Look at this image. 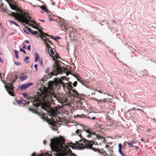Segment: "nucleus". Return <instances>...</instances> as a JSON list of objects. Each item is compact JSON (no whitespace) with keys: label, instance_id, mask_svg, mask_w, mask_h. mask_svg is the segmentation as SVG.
I'll return each instance as SVG.
<instances>
[{"label":"nucleus","instance_id":"obj_1","mask_svg":"<svg viewBox=\"0 0 156 156\" xmlns=\"http://www.w3.org/2000/svg\"><path fill=\"white\" fill-rule=\"evenodd\" d=\"M82 142L86 144H87L89 143V141L86 139H84L83 140H80L79 141H76V144L79 146V148L80 150L84 149L86 148V146H84L83 144L82 143Z\"/></svg>","mask_w":156,"mask_h":156},{"label":"nucleus","instance_id":"obj_2","mask_svg":"<svg viewBox=\"0 0 156 156\" xmlns=\"http://www.w3.org/2000/svg\"><path fill=\"white\" fill-rule=\"evenodd\" d=\"M60 26L64 28V30L66 32L67 34L68 33H71L72 32V31H71V30L72 29V27H67V26H66V25H64L63 24H61Z\"/></svg>","mask_w":156,"mask_h":156},{"label":"nucleus","instance_id":"obj_3","mask_svg":"<svg viewBox=\"0 0 156 156\" xmlns=\"http://www.w3.org/2000/svg\"><path fill=\"white\" fill-rule=\"evenodd\" d=\"M60 61L57 60L55 62V64L53 65V67L56 71H58L59 70V62Z\"/></svg>","mask_w":156,"mask_h":156},{"label":"nucleus","instance_id":"obj_4","mask_svg":"<svg viewBox=\"0 0 156 156\" xmlns=\"http://www.w3.org/2000/svg\"><path fill=\"white\" fill-rule=\"evenodd\" d=\"M40 7L43 11H45L47 13L51 12L49 11L48 9L47 8L45 7V6L44 5H43L41 6H40Z\"/></svg>","mask_w":156,"mask_h":156},{"label":"nucleus","instance_id":"obj_5","mask_svg":"<svg viewBox=\"0 0 156 156\" xmlns=\"http://www.w3.org/2000/svg\"><path fill=\"white\" fill-rule=\"evenodd\" d=\"M77 80L80 83H81V84H82L84 86H86V87H87L86 86L87 83H86L85 81L81 80L80 79H78V78H77Z\"/></svg>","mask_w":156,"mask_h":156},{"label":"nucleus","instance_id":"obj_6","mask_svg":"<svg viewBox=\"0 0 156 156\" xmlns=\"http://www.w3.org/2000/svg\"><path fill=\"white\" fill-rule=\"evenodd\" d=\"M5 88L6 91L9 95L12 96H14V94L13 93L14 92L11 91L10 90H9L8 89H7V87L6 85H5Z\"/></svg>","mask_w":156,"mask_h":156},{"label":"nucleus","instance_id":"obj_7","mask_svg":"<svg viewBox=\"0 0 156 156\" xmlns=\"http://www.w3.org/2000/svg\"><path fill=\"white\" fill-rule=\"evenodd\" d=\"M6 1L8 3V4L12 9L16 11L15 9L14 5L13 4H11L10 2L8 0H6Z\"/></svg>","mask_w":156,"mask_h":156},{"label":"nucleus","instance_id":"obj_8","mask_svg":"<svg viewBox=\"0 0 156 156\" xmlns=\"http://www.w3.org/2000/svg\"><path fill=\"white\" fill-rule=\"evenodd\" d=\"M35 61L36 62H37L38 60H40L39 54L37 52L35 53Z\"/></svg>","mask_w":156,"mask_h":156},{"label":"nucleus","instance_id":"obj_9","mask_svg":"<svg viewBox=\"0 0 156 156\" xmlns=\"http://www.w3.org/2000/svg\"><path fill=\"white\" fill-rule=\"evenodd\" d=\"M54 140L53 138H51L50 139L51 143L50 146L51 148L53 147H54L55 146V142L54 141Z\"/></svg>","mask_w":156,"mask_h":156},{"label":"nucleus","instance_id":"obj_10","mask_svg":"<svg viewBox=\"0 0 156 156\" xmlns=\"http://www.w3.org/2000/svg\"><path fill=\"white\" fill-rule=\"evenodd\" d=\"M14 87L12 84H9V88L10 90L12 92H14Z\"/></svg>","mask_w":156,"mask_h":156},{"label":"nucleus","instance_id":"obj_11","mask_svg":"<svg viewBox=\"0 0 156 156\" xmlns=\"http://www.w3.org/2000/svg\"><path fill=\"white\" fill-rule=\"evenodd\" d=\"M27 86L25 84H23L21 85L20 86V89L22 91L24 89L27 88Z\"/></svg>","mask_w":156,"mask_h":156},{"label":"nucleus","instance_id":"obj_12","mask_svg":"<svg viewBox=\"0 0 156 156\" xmlns=\"http://www.w3.org/2000/svg\"><path fill=\"white\" fill-rule=\"evenodd\" d=\"M89 134H90L91 136L92 135H95L97 136V138H98V137H99L101 139H104V138L103 137L101 136H99L98 135H97V134H95L94 133L92 132L91 131H90Z\"/></svg>","mask_w":156,"mask_h":156},{"label":"nucleus","instance_id":"obj_13","mask_svg":"<svg viewBox=\"0 0 156 156\" xmlns=\"http://www.w3.org/2000/svg\"><path fill=\"white\" fill-rule=\"evenodd\" d=\"M9 22H11L12 24L16 25V26L18 27L19 28H20V26L16 22H14V21L12 20H8Z\"/></svg>","mask_w":156,"mask_h":156},{"label":"nucleus","instance_id":"obj_14","mask_svg":"<svg viewBox=\"0 0 156 156\" xmlns=\"http://www.w3.org/2000/svg\"><path fill=\"white\" fill-rule=\"evenodd\" d=\"M42 39L43 40V41H44V43L46 45V46H47V47L48 48H52L51 47V46H50V45H49V44L47 42L45 39L42 38Z\"/></svg>","mask_w":156,"mask_h":156},{"label":"nucleus","instance_id":"obj_15","mask_svg":"<svg viewBox=\"0 0 156 156\" xmlns=\"http://www.w3.org/2000/svg\"><path fill=\"white\" fill-rule=\"evenodd\" d=\"M27 78V76L26 75H24L21 76L20 79L21 81H23L26 79Z\"/></svg>","mask_w":156,"mask_h":156},{"label":"nucleus","instance_id":"obj_16","mask_svg":"<svg viewBox=\"0 0 156 156\" xmlns=\"http://www.w3.org/2000/svg\"><path fill=\"white\" fill-rule=\"evenodd\" d=\"M72 85L73 83L71 82H69L67 83L68 87L70 89H72L73 88Z\"/></svg>","mask_w":156,"mask_h":156},{"label":"nucleus","instance_id":"obj_17","mask_svg":"<svg viewBox=\"0 0 156 156\" xmlns=\"http://www.w3.org/2000/svg\"><path fill=\"white\" fill-rule=\"evenodd\" d=\"M96 91L98 92V93H102V94H105V92L102 89H101L100 90L97 89L96 90Z\"/></svg>","mask_w":156,"mask_h":156},{"label":"nucleus","instance_id":"obj_18","mask_svg":"<svg viewBox=\"0 0 156 156\" xmlns=\"http://www.w3.org/2000/svg\"><path fill=\"white\" fill-rule=\"evenodd\" d=\"M76 116L77 117H80V118H87V117H86V115H84L83 114H82L80 115H76Z\"/></svg>","mask_w":156,"mask_h":156},{"label":"nucleus","instance_id":"obj_19","mask_svg":"<svg viewBox=\"0 0 156 156\" xmlns=\"http://www.w3.org/2000/svg\"><path fill=\"white\" fill-rule=\"evenodd\" d=\"M90 129H86V128H85V127H84V129L82 131H86L87 133H88L89 134V133H90V132L91 131H90Z\"/></svg>","mask_w":156,"mask_h":156},{"label":"nucleus","instance_id":"obj_20","mask_svg":"<svg viewBox=\"0 0 156 156\" xmlns=\"http://www.w3.org/2000/svg\"><path fill=\"white\" fill-rule=\"evenodd\" d=\"M35 28L36 29H37L38 30V31L39 32H40V30H38V28L39 27V24H38L36 22L35 23Z\"/></svg>","mask_w":156,"mask_h":156},{"label":"nucleus","instance_id":"obj_21","mask_svg":"<svg viewBox=\"0 0 156 156\" xmlns=\"http://www.w3.org/2000/svg\"><path fill=\"white\" fill-rule=\"evenodd\" d=\"M27 86V88H28L32 86L33 84V83H28L27 84H25Z\"/></svg>","mask_w":156,"mask_h":156},{"label":"nucleus","instance_id":"obj_22","mask_svg":"<svg viewBox=\"0 0 156 156\" xmlns=\"http://www.w3.org/2000/svg\"><path fill=\"white\" fill-rule=\"evenodd\" d=\"M118 151L122 156H125L124 154L122 151V149L118 150Z\"/></svg>","mask_w":156,"mask_h":156},{"label":"nucleus","instance_id":"obj_23","mask_svg":"<svg viewBox=\"0 0 156 156\" xmlns=\"http://www.w3.org/2000/svg\"><path fill=\"white\" fill-rule=\"evenodd\" d=\"M33 105L37 108H38V107L40 106V104L38 103H33Z\"/></svg>","mask_w":156,"mask_h":156},{"label":"nucleus","instance_id":"obj_24","mask_svg":"<svg viewBox=\"0 0 156 156\" xmlns=\"http://www.w3.org/2000/svg\"><path fill=\"white\" fill-rule=\"evenodd\" d=\"M87 118L94 120L96 119V118L95 117H93L92 118H91L89 116H87Z\"/></svg>","mask_w":156,"mask_h":156},{"label":"nucleus","instance_id":"obj_25","mask_svg":"<svg viewBox=\"0 0 156 156\" xmlns=\"http://www.w3.org/2000/svg\"><path fill=\"white\" fill-rule=\"evenodd\" d=\"M30 58V57L27 56L24 58V61L25 62H27V61H28Z\"/></svg>","mask_w":156,"mask_h":156},{"label":"nucleus","instance_id":"obj_26","mask_svg":"<svg viewBox=\"0 0 156 156\" xmlns=\"http://www.w3.org/2000/svg\"><path fill=\"white\" fill-rule=\"evenodd\" d=\"M41 108L43 109L44 110H45L47 111H48V110L47 109V107L46 108L45 107H44L43 105H42L41 106Z\"/></svg>","mask_w":156,"mask_h":156},{"label":"nucleus","instance_id":"obj_27","mask_svg":"<svg viewBox=\"0 0 156 156\" xmlns=\"http://www.w3.org/2000/svg\"><path fill=\"white\" fill-rule=\"evenodd\" d=\"M90 148L95 152H97L98 150L95 148L93 147H91Z\"/></svg>","mask_w":156,"mask_h":156},{"label":"nucleus","instance_id":"obj_28","mask_svg":"<svg viewBox=\"0 0 156 156\" xmlns=\"http://www.w3.org/2000/svg\"><path fill=\"white\" fill-rule=\"evenodd\" d=\"M38 33L36 31H32L31 34L33 35H34L37 34Z\"/></svg>","mask_w":156,"mask_h":156},{"label":"nucleus","instance_id":"obj_29","mask_svg":"<svg viewBox=\"0 0 156 156\" xmlns=\"http://www.w3.org/2000/svg\"><path fill=\"white\" fill-rule=\"evenodd\" d=\"M20 51L22 52L24 54H27L25 51L24 49H23V48H20Z\"/></svg>","mask_w":156,"mask_h":156},{"label":"nucleus","instance_id":"obj_30","mask_svg":"<svg viewBox=\"0 0 156 156\" xmlns=\"http://www.w3.org/2000/svg\"><path fill=\"white\" fill-rule=\"evenodd\" d=\"M33 113L38 115L39 116L40 115H41V114L40 113H39L37 111L35 110H34L33 112Z\"/></svg>","mask_w":156,"mask_h":156},{"label":"nucleus","instance_id":"obj_31","mask_svg":"<svg viewBox=\"0 0 156 156\" xmlns=\"http://www.w3.org/2000/svg\"><path fill=\"white\" fill-rule=\"evenodd\" d=\"M119 150L122 149V145L121 143H119L118 145Z\"/></svg>","mask_w":156,"mask_h":156},{"label":"nucleus","instance_id":"obj_32","mask_svg":"<svg viewBox=\"0 0 156 156\" xmlns=\"http://www.w3.org/2000/svg\"><path fill=\"white\" fill-rule=\"evenodd\" d=\"M16 78H14L13 79H10L9 80V81L11 83V81H12V83H14L16 81Z\"/></svg>","mask_w":156,"mask_h":156},{"label":"nucleus","instance_id":"obj_33","mask_svg":"<svg viewBox=\"0 0 156 156\" xmlns=\"http://www.w3.org/2000/svg\"><path fill=\"white\" fill-rule=\"evenodd\" d=\"M22 95H23L24 98L26 97L28 95V94L27 93L25 92L22 94Z\"/></svg>","mask_w":156,"mask_h":156},{"label":"nucleus","instance_id":"obj_34","mask_svg":"<svg viewBox=\"0 0 156 156\" xmlns=\"http://www.w3.org/2000/svg\"><path fill=\"white\" fill-rule=\"evenodd\" d=\"M47 122L49 125H52V123L51 122L50 119H49L48 120H47Z\"/></svg>","mask_w":156,"mask_h":156},{"label":"nucleus","instance_id":"obj_35","mask_svg":"<svg viewBox=\"0 0 156 156\" xmlns=\"http://www.w3.org/2000/svg\"><path fill=\"white\" fill-rule=\"evenodd\" d=\"M17 103L18 104L21 105L23 103V101L21 100H19L17 101Z\"/></svg>","mask_w":156,"mask_h":156},{"label":"nucleus","instance_id":"obj_36","mask_svg":"<svg viewBox=\"0 0 156 156\" xmlns=\"http://www.w3.org/2000/svg\"><path fill=\"white\" fill-rule=\"evenodd\" d=\"M14 64L15 65L17 66H20L21 65V63L19 62H15Z\"/></svg>","mask_w":156,"mask_h":156},{"label":"nucleus","instance_id":"obj_37","mask_svg":"<svg viewBox=\"0 0 156 156\" xmlns=\"http://www.w3.org/2000/svg\"><path fill=\"white\" fill-rule=\"evenodd\" d=\"M22 44L23 45L22 48H23V49H25L26 48H27V45H25L24 43H23Z\"/></svg>","mask_w":156,"mask_h":156},{"label":"nucleus","instance_id":"obj_38","mask_svg":"<svg viewBox=\"0 0 156 156\" xmlns=\"http://www.w3.org/2000/svg\"><path fill=\"white\" fill-rule=\"evenodd\" d=\"M50 51L51 52V54L52 55H54V54H55L54 51L53 50L52 48H51L50 49Z\"/></svg>","mask_w":156,"mask_h":156},{"label":"nucleus","instance_id":"obj_39","mask_svg":"<svg viewBox=\"0 0 156 156\" xmlns=\"http://www.w3.org/2000/svg\"><path fill=\"white\" fill-rule=\"evenodd\" d=\"M77 84V82L76 81H75L73 84V86L74 87H76V86Z\"/></svg>","mask_w":156,"mask_h":156},{"label":"nucleus","instance_id":"obj_40","mask_svg":"<svg viewBox=\"0 0 156 156\" xmlns=\"http://www.w3.org/2000/svg\"><path fill=\"white\" fill-rule=\"evenodd\" d=\"M81 132V131L80 130L78 129L76 131V134H79V133H80Z\"/></svg>","mask_w":156,"mask_h":156},{"label":"nucleus","instance_id":"obj_41","mask_svg":"<svg viewBox=\"0 0 156 156\" xmlns=\"http://www.w3.org/2000/svg\"><path fill=\"white\" fill-rule=\"evenodd\" d=\"M28 30L31 33L32 30L29 27H26Z\"/></svg>","mask_w":156,"mask_h":156},{"label":"nucleus","instance_id":"obj_42","mask_svg":"<svg viewBox=\"0 0 156 156\" xmlns=\"http://www.w3.org/2000/svg\"><path fill=\"white\" fill-rule=\"evenodd\" d=\"M47 114L50 117H51L52 116V113H50L49 111L48 110L47 111Z\"/></svg>","mask_w":156,"mask_h":156},{"label":"nucleus","instance_id":"obj_43","mask_svg":"<svg viewBox=\"0 0 156 156\" xmlns=\"http://www.w3.org/2000/svg\"><path fill=\"white\" fill-rule=\"evenodd\" d=\"M49 70V68H47L45 71V72L46 73H48Z\"/></svg>","mask_w":156,"mask_h":156},{"label":"nucleus","instance_id":"obj_44","mask_svg":"<svg viewBox=\"0 0 156 156\" xmlns=\"http://www.w3.org/2000/svg\"><path fill=\"white\" fill-rule=\"evenodd\" d=\"M14 52L15 54V55H17L18 54V51L16 50H14Z\"/></svg>","mask_w":156,"mask_h":156},{"label":"nucleus","instance_id":"obj_45","mask_svg":"<svg viewBox=\"0 0 156 156\" xmlns=\"http://www.w3.org/2000/svg\"><path fill=\"white\" fill-rule=\"evenodd\" d=\"M34 67L35 68V69H36V70L37 71V65L36 64H35L34 65Z\"/></svg>","mask_w":156,"mask_h":156},{"label":"nucleus","instance_id":"obj_46","mask_svg":"<svg viewBox=\"0 0 156 156\" xmlns=\"http://www.w3.org/2000/svg\"><path fill=\"white\" fill-rule=\"evenodd\" d=\"M133 143H132V142L128 143V144L129 145H130V147H133Z\"/></svg>","mask_w":156,"mask_h":156},{"label":"nucleus","instance_id":"obj_47","mask_svg":"<svg viewBox=\"0 0 156 156\" xmlns=\"http://www.w3.org/2000/svg\"><path fill=\"white\" fill-rule=\"evenodd\" d=\"M31 45H29L27 47V49L28 50H30L31 49Z\"/></svg>","mask_w":156,"mask_h":156},{"label":"nucleus","instance_id":"obj_48","mask_svg":"<svg viewBox=\"0 0 156 156\" xmlns=\"http://www.w3.org/2000/svg\"><path fill=\"white\" fill-rule=\"evenodd\" d=\"M23 31L25 33L27 34H30L27 32V30H26L25 29H23Z\"/></svg>","mask_w":156,"mask_h":156},{"label":"nucleus","instance_id":"obj_49","mask_svg":"<svg viewBox=\"0 0 156 156\" xmlns=\"http://www.w3.org/2000/svg\"><path fill=\"white\" fill-rule=\"evenodd\" d=\"M52 115H53V116L54 117H55L56 116V114L54 112H52Z\"/></svg>","mask_w":156,"mask_h":156},{"label":"nucleus","instance_id":"obj_50","mask_svg":"<svg viewBox=\"0 0 156 156\" xmlns=\"http://www.w3.org/2000/svg\"><path fill=\"white\" fill-rule=\"evenodd\" d=\"M40 61V65L41 66L43 65V61L41 59L39 60Z\"/></svg>","mask_w":156,"mask_h":156},{"label":"nucleus","instance_id":"obj_51","mask_svg":"<svg viewBox=\"0 0 156 156\" xmlns=\"http://www.w3.org/2000/svg\"><path fill=\"white\" fill-rule=\"evenodd\" d=\"M43 88H39L38 89L39 90V91L41 92H43Z\"/></svg>","mask_w":156,"mask_h":156},{"label":"nucleus","instance_id":"obj_52","mask_svg":"<svg viewBox=\"0 0 156 156\" xmlns=\"http://www.w3.org/2000/svg\"><path fill=\"white\" fill-rule=\"evenodd\" d=\"M28 110L30 111H31L32 112H33V111L34 110H33V109H32V108H28Z\"/></svg>","mask_w":156,"mask_h":156},{"label":"nucleus","instance_id":"obj_53","mask_svg":"<svg viewBox=\"0 0 156 156\" xmlns=\"http://www.w3.org/2000/svg\"><path fill=\"white\" fill-rule=\"evenodd\" d=\"M97 43H102V42H101V40H98V39H97Z\"/></svg>","mask_w":156,"mask_h":156},{"label":"nucleus","instance_id":"obj_54","mask_svg":"<svg viewBox=\"0 0 156 156\" xmlns=\"http://www.w3.org/2000/svg\"><path fill=\"white\" fill-rule=\"evenodd\" d=\"M24 42L26 43H27L28 44L30 43V42L29 41L27 40H25Z\"/></svg>","mask_w":156,"mask_h":156},{"label":"nucleus","instance_id":"obj_55","mask_svg":"<svg viewBox=\"0 0 156 156\" xmlns=\"http://www.w3.org/2000/svg\"><path fill=\"white\" fill-rule=\"evenodd\" d=\"M97 152H98L100 154H102V153H101V152L100 151L99 149H98V151H97Z\"/></svg>","mask_w":156,"mask_h":156},{"label":"nucleus","instance_id":"obj_56","mask_svg":"<svg viewBox=\"0 0 156 156\" xmlns=\"http://www.w3.org/2000/svg\"><path fill=\"white\" fill-rule=\"evenodd\" d=\"M51 127V129L52 130H53L54 131H56V129L55 128L52 127Z\"/></svg>","mask_w":156,"mask_h":156},{"label":"nucleus","instance_id":"obj_57","mask_svg":"<svg viewBox=\"0 0 156 156\" xmlns=\"http://www.w3.org/2000/svg\"><path fill=\"white\" fill-rule=\"evenodd\" d=\"M70 74L73 76H74L75 77H76V75L73 73H70Z\"/></svg>","mask_w":156,"mask_h":156},{"label":"nucleus","instance_id":"obj_58","mask_svg":"<svg viewBox=\"0 0 156 156\" xmlns=\"http://www.w3.org/2000/svg\"><path fill=\"white\" fill-rule=\"evenodd\" d=\"M87 136L88 138H90L91 137V135L90 134H89L88 135H87Z\"/></svg>","mask_w":156,"mask_h":156},{"label":"nucleus","instance_id":"obj_59","mask_svg":"<svg viewBox=\"0 0 156 156\" xmlns=\"http://www.w3.org/2000/svg\"><path fill=\"white\" fill-rule=\"evenodd\" d=\"M56 38L57 39H58V40H59V39H61V37H58V36H56Z\"/></svg>","mask_w":156,"mask_h":156},{"label":"nucleus","instance_id":"obj_60","mask_svg":"<svg viewBox=\"0 0 156 156\" xmlns=\"http://www.w3.org/2000/svg\"><path fill=\"white\" fill-rule=\"evenodd\" d=\"M15 55L16 58H19V56H18V54L16 55Z\"/></svg>","mask_w":156,"mask_h":156},{"label":"nucleus","instance_id":"obj_61","mask_svg":"<svg viewBox=\"0 0 156 156\" xmlns=\"http://www.w3.org/2000/svg\"><path fill=\"white\" fill-rule=\"evenodd\" d=\"M1 81H2L3 83L5 85H5V84H6V83H5V82H4V81L3 80H1Z\"/></svg>","mask_w":156,"mask_h":156},{"label":"nucleus","instance_id":"obj_62","mask_svg":"<svg viewBox=\"0 0 156 156\" xmlns=\"http://www.w3.org/2000/svg\"><path fill=\"white\" fill-rule=\"evenodd\" d=\"M115 31L116 32H118L119 31V29H118L117 28H116V29H115Z\"/></svg>","mask_w":156,"mask_h":156},{"label":"nucleus","instance_id":"obj_63","mask_svg":"<svg viewBox=\"0 0 156 156\" xmlns=\"http://www.w3.org/2000/svg\"><path fill=\"white\" fill-rule=\"evenodd\" d=\"M31 98V97H28L27 98L28 100L30 99Z\"/></svg>","mask_w":156,"mask_h":156},{"label":"nucleus","instance_id":"obj_64","mask_svg":"<svg viewBox=\"0 0 156 156\" xmlns=\"http://www.w3.org/2000/svg\"><path fill=\"white\" fill-rule=\"evenodd\" d=\"M39 20L43 22H45V20H44L39 19Z\"/></svg>","mask_w":156,"mask_h":156}]
</instances>
